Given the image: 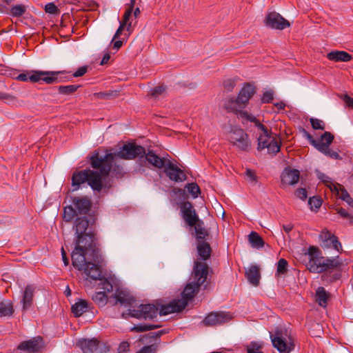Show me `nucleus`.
I'll return each instance as SVG.
<instances>
[{
  "instance_id": "nucleus-64",
  "label": "nucleus",
  "mask_w": 353,
  "mask_h": 353,
  "mask_svg": "<svg viewBox=\"0 0 353 353\" xmlns=\"http://www.w3.org/2000/svg\"><path fill=\"white\" fill-rule=\"evenodd\" d=\"M295 195L296 197L299 198L301 200H305L307 196V190L305 188H298L295 191Z\"/></svg>"
},
{
  "instance_id": "nucleus-40",
  "label": "nucleus",
  "mask_w": 353,
  "mask_h": 353,
  "mask_svg": "<svg viewBox=\"0 0 353 353\" xmlns=\"http://www.w3.org/2000/svg\"><path fill=\"white\" fill-rule=\"evenodd\" d=\"M92 300L97 305L103 307L107 303L108 296L105 292H97L93 294Z\"/></svg>"
},
{
  "instance_id": "nucleus-59",
  "label": "nucleus",
  "mask_w": 353,
  "mask_h": 353,
  "mask_svg": "<svg viewBox=\"0 0 353 353\" xmlns=\"http://www.w3.org/2000/svg\"><path fill=\"white\" fill-rule=\"evenodd\" d=\"M273 95H274V93H273V91H272V90H268V91L265 92L263 94V97L261 99L262 103H271L274 99Z\"/></svg>"
},
{
  "instance_id": "nucleus-35",
  "label": "nucleus",
  "mask_w": 353,
  "mask_h": 353,
  "mask_svg": "<svg viewBox=\"0 0 353 353\" xmlns=\"http://www.w3.org/2000/svg\"><path fill=\"white\" fill-rule=\"evenodd\" d=\"M272 132L268 130V133H262L259 135L258 137L257 141V150L259 151H261L262 150L266 148L268 145V144L270 143V139H272V137H271Z\"/></svg>"
},
{
  "instance_id": "nucleus-55",
  "label": "nucleus",
  "mask_w": 353,
  "mask_h": 353,
  "mask_svg": "<svg viewBox=\"0 0 353 353\" xmlns=\"http://www.w3.org/2000/svg\"><path fill=\"white\" fill-rule=\"evenodd\" d=\"M312 127L314 130H324L325 129V123L320 119L311 118L310 119Z\"/></svg>"
},
{
  "instance_id": "nucleus-46",
  "label": "nucleus",
  "mask_w": 353,
  "mask_h": 353,
  "mask_svg": "<svg viewBox=\"0 0 353 353\" xmlns=\"http://www.w3.org/2000/svg\"><path fill=\"white\" fill-rule=\"evenodd\" d=\"M181 212L182 213V216L191 214L193 212H196V210L194 208L193 205L190 201H183L180 204Z\"/></svg>"
},
{
  "instance_id": "nucleus-32",
  "label": "nucleus",
  "mask_w": 353,
  "mask_h": 353,
  "mask_svg": "<svg viewBox=\"0 0 353 353\" xmlns=\"http://www.w3.org/2000/svg\"><path fill=\"white\" fill-rule=\"evenodd\" d=\"M327 57L330 61L347 62L352 60V57L345 51H332L329 52Z\"/></svg>"
},
{
  "instance_id": "nucleus-14",
  "label": "nucleus",
  "mask_w": 353,
  "mask_h": 353,
  "mask_svg": "<svg viewBox=\"0 0 353 353\" xmlns=\"http://www.w3.org/2000/svg\"><path fill=\"white\" fill-rule=\"evenodd\" d=\"M264 23L265 26L276 30H284L290 26V22L276 12L268 13Z\"/></svg>"
},
{
  "instance_id": "nucleus-5",
  "label": "nucleus",
  "mask_w": 353,
  "mask_h": 353,
  "mask_svg": "<svg viewBox=\"0 0 353 353\" xmlns=\"http://www.w3.org/2000/svg\"><path fill=\"white\" fill-rule=\"evenodd\" d=\"M85 182L93 190L99 192L103 188L102 180L98 171L88 168L73 172L72 176V186L74 188L73 190H79L81 185Z\"/></svg>"
},
{
  "instance_id": "nucleus-27",
  "label": "nucleus",
  "mask_w": 353,
  "mask_h": 353,
  "mask_svg": "<svg viewBox=\"0 0 353 353\" xmlns=\"http://www.w3.org/2000/svg\"><path fill=\"white\" fill-rule=\"evenodd\" d=\"M193 228L195 232L196 242L207 241L209 239L210 232L204 228V222L203 221H199Z\"/></svg>"
},
{
  "instance_id": "nucleus-63",
  "label": "nucleus",
  "mask_w": 353,
  "mask_h": 353,
  "mask_svg": "<svg viewBox=\"0 0 353 353\" xmlns=\"http://www.w3.org/2000/svg\"><path fill=\"white\" fill-rule=\"evenodd\" d=\"M88 65H84V66H82V67H80L78 68V70L74 72L71 77H82L87 72H88Z\"/></svg>"
},
{
  "instance_id": "nucleus-17",
  "label": "nucleus",
  "mask_w": 353,
  "mask_h": 353,
  "mask_svg": "<svg viewBox=\"0 0 353 353\" xmlns=\"http://www.w3.org/2000/svg\"><path fill=\"white\" fill-rule=\"evenodd\" d=\"M99 345L100 341L95 339H81L77 342V345L83 353H102Z\"/></svg>"
},
{
  "instance_id": "nucleus-9",
  "label": "nucleus",
  "mask_w": 353,
  "mask_h": 353,
  "mask_svg": "<svg viewBox=\"0 0 353 353\" xmlns=\"http://www.w3.org/2000/svg\"><path fill=\"white\" fill-rule=\"evenodd\" d=\"M112 153L122 159H134L139 157L140 160H142L143 154H145V149L135 143H128L124 144L119 152Z\"/></svg>"
},
{
  "instance_id": "nucleus-39",
  "label": "nucleus",
  "mask_w": 353,
  "mask_h": 353,
  "mask_svg": "<svg viewBox=\"0 0 353 353\" xmlns=\"http://www.w3.org/2000/svg\"><path fill=\"white\" fill-rule=\"evenodd\" d=\"M81 85H59L58 87V92L63 95H72L79 88Z\"/></svg>"
},
{
  "instance_id": "nucleus-21",
  "label": "nucleus",
  "mask_w": 353,
  "mask_h": 353,
  "mask_svg": "<svg viewBox=\"0 0 353 353\" xmlns=\"http://www.w3.org/2000/svg\"><path fill=\"white\" fill-rule=\"evenodd\" d=\"M143 159L154 168L159 169L164 168L168 160L164 157H160L152 150H148V152H145Z\"/></svg>"
},
{
  "instance_id": "nucleus-2",
  "label": "nucleus",
  "mask_w": 353,
  "mask_h": 353,
  "mask_svg": "<svg viewBox=\"0 0 353 353\" xmlns=\"http://www.w3.org/2000/svg\"><path fill=\"white\" fill-rule=\"evenodd\" d=\"M209 271L210 268L205 262L194 261L188 282L181 292L182 298L179 299L181 304L184 303V307L196 296L201 285L207 281Z\"/></svg>"
},
{
  "instance_id": "nucleus-38",
  "label": "nucleus",
  "mask_w": 353,
  "mask_h": 353,
  "mask_svg": "<svg viewBox=\"0 0 353 353\" xmlns=\"http://www.w3.org/2000/svg\"><path fill=\"white\" fill-rule=\"evenodd\" d=\"M78 213L72 205H67L63 208V219L67 223H70Z\"/></svg>"
},
{
  "instance_id": "nucleus-7",
  "label": "nucleus",
  "mask_w": 353,
  "mask_h": 353,
  "mask_svg": "<svg viewBox=\"0 0 353 353\" xmlns=\"http://www.w3.org/2000/svg\"><path fill=\"white\" fill-rule=\"evenodd\" d=\"M270 336L274 347L280 353H290L294 350V341L287 330H277L274 334H271Z\"/></svg>"
},
{
  "instance_id": "nucleus-41",
  "label": "nucleus",
  "mask_w": 353,
  "mask_h": 353,
  "mask_svg": "<svg viewBox=\"0 0 353 353\" xmlns=\"http://www.w3.org/2000/svg\"><path fill=\"white\" fill-rule=\"evenodd\" d=\"M160 327H161L160 325L139 324V325H134L133 327H132L130 329V331L136 332H146V331L157 329Z\"/></svg>"
},
{
  "instance_id": "nucleus-15",
  "label": "nucleus",
  "mask_w": 353,
  "mask_h": 353,
  "mask_svg": "<svg viewBox=\"0 0 353 353\" xmlns=\"http://www.w3.org/2000/svg\"><path fill=\"white\" fill-rule=\"evenodd\" d=\"M164 172L170 180L174 182H181L187 179V176L184 172L170 160L167 161V163L164 168Z\"/></svg>"
},
{
  "instance_id": "nucleus-24",
  "label": "nucleus",
  "mask_w": 353,
  "mask_h": 353,
  "mask_svg": "<svg viewBox=\"0 0 353 353\" xmlns=\"http://www.w3.org/2000/svg\"><path fill=\"white\" fill-rule=\"evenodd\" d=\"M239 119H241V123L245 125L247 122L250 121L254 123V125L263 133H268L269 130L263 123H261L254 115L249 114L247 111H241L237 115Z\"/></svg>"
},
{
  "instance_id": "nucleus-52",
  "label": "nucleus",
  "mask_w": 353,
  "mask_h": 353,
  "mask_svg": "<svg viewBox=\"0 0 353 353\" xmlns=\"http://www.w3.org/2000/svg\"><path fill=\"white\" fill-rule=\"evenodd\" d=\"M100 283L99 284V287L101 289H103L105 292H110L112 291L113 286L112 283L104 276L101 279V280H99Z\"/></svg>"
},
{
  "instance_id": "nucleus-60",
  "label": "nucleus",
  "mask_w": 353,
  "mask_h": 353,
  "mask_svg": "<svg viewBox=\"0 0 353 353\" xmlns=\"http://www.w3.org/2000/svg\"><path fill=\"white\" fill-rule=\"evenodd\" d=\"M333 236L334 234H332L328 230H324L321 232L319 237L325 244L328 245L329 241L332 239Z\"/></svg>"
},
{
  "instance_id": "nucleus-56",
  "label": "nucleus",
  "mask_w": 353,
  "mask_h": 353,
  "mask_svg": "<svg viewBox=\"0 0 353 353\" xmlns=\"http://www.w3.org/2000/svg\"><path fill=\"white\" fill-rule=\"evenodd\" d=\"M326 246H332L334 250L339 252L342 250V245L339 242L338 238L334 235L328 242V245L325 244Z\"/></svg>"
},
{
  "instance_id": "nucleus-43",
  "label": "nucleus",
  "mask_w": 353,
  "mask_h": 353,
  "mask_svg": "<svg viewBox=\"0 0 353 353\" xmlns=\"http://www.w3.org/2000/svg\"><path fill=\"white\" fill-rule=\"evenodd\" d=\"M266 148L268 149L269 154L275 155L280 151L281 142L280 141L276 140L275 138H272V139L270 141V143L268 144Z\"/></svg>"
},
{
  "instance_id": "nucleus-16",
  "label": "nucleus",
  "mask_w": 353,
  "mask_h": 353,
  "mask_svg": "<svg viewBox=\"0 0 353 353\" xmlns=\"http://www.w3.org/2000/svg\"><path fill=\"white\" fill-rule=\"evenodd\" d=\"M72 203L76 209L78 214H88L92 208L91 199L87 196H74L72 198Z\"/></svg>"
},
{
  "instance_id": "nucleus-37",
  "label": "nucleus",
  "mask_w": 353,
  "mask_h": 353,
  "mask_svg": "<svg viewBox=\"0 0 353 353\" xmlns=\"http://www.w3.org/2000/svg\"><path fill=\"white\" fill-rule=\"evenodd\" d=\"M319 152L324 155L336 160H341L342 157L336 151L332 150L329 146L324 145L323 144H318L316 148Z\"/></svg>"
},
{
  "instance_id": "nucleus-51",
  "label": "nucleus",
  "mask_w": 353,
  "mask_h": 353,
  "mask_svg": "<svg viewBox=\"0 0 353 353\" xmlns=\"http://www.w3.org/2000/svg\"><path fill=\"white\" fill-rule=\"evenodd\" d=\"M159 343H154L149 345H145L136 353H157Z\"/></svg>"
},
{
  "instance_id": "nucleus-47",
  "label": "nucleus",
  "mask_w": 353,
  "mask_h": 353,
  "mask_svg": "<svg viewBox=\"0 0 353 353\" xmlns=\"http://www.w3.org/2000/svg\"><path fill=\"white\" fill-rule=\"evenodd\" d=\"M263 348V343L252 341L250 345L247 346V353H263L261 350Z\"/></svg>"
},
{
  "instance_id": "nucleus-49",
  "label": "nucleus",
  "mask_w": 353,
  "mask_h": 353,
  "mask_svg": "<svg viewBox=\"0 0 353 353\" xmlns=\"http://www.w3.org/2000/svg\"><path fill=\"white\" fill-rule=\"evenodd\" d=\"M334 139V136L330 132H325L321 136V141H317V144H323L327 147L332 143Z\"/></svg>"
},
{
  "instance_id": "nucleus-13",
  "label": "nucleus",
  "mask_w": 353,
  "mask_h": 353,
  "mask_svg": "<svg viewBox=\"0 0 353 353\" xmlns=\"http://www.w3.org/2000/svg\"><path fill=\"white\" fill-rule=\"evenodd\" d=\"M44 345L43 339L38 336L30 340L21 342L17 346V350L25 352L26 353H38L41 351Z\"/></svg>"
},
{
  "instance_id": "nucleus-58",
  "label": "nucleus",
  "mask_w": 353,
  "mask_h": 353,
  "mask_svg": "<svg viewBox=\"0 0 353 353\" xmlns=\"http://www.w3.org/2000/svg\"><path fill=\"white\" fill-rule=\"evenodd\" d=\"M301 132L303 133L304 137H305L309 142L315 148L318 146L317 141H316L312 134H310L305 129L301 128Z\"/></svg>"
},
{
  "instance_id": "nucleus-8",
  "label": "nucleus",
  "mask_w": 353,
  "mask_h": 353,
  "mask_svg": "<svg viewBox=\"0 0 353 353\" xmlns=\"http://www.w3.org/2000/svg\"><path fill=\"white\" fill-rule=\"evenodd\" d=\"M228 140L242 152H248L252 146L249 135L241 128H232L229 132Z\"/></svg>"
},
{
  "instance_id": "nucleus-61",
  "label": "nucleus",
  "mask_w": 353,
  "mask_h": 353,
  "mask_svg": "<svg viewBox=\"0 0 353 353\" xmlns=\"http://www.w3.org/2000/svg\"><path fill=\"white\" fill-rule=\"evenodd\" d=\"M236 86V81L234 79H227L223 83V87L228 92H232Z\"/></svg>"
},
{
  "instance_id": "nucleus-1",
  "label": "nucleus",
  "mask_w": 353,
  "mask_h": 353,
  "mask_svg": "<svg viewBox=\"0 0 353 353\" xmlns=\"http://www.w3.org/2000/svg\"><path fill=\"white\" fill-rule=\"evenodd\" d=\"M75 247L71 254L73 266L81 267L86 255L90 252L91 260L99 262L101 259V255L98 244V238L94 231L89 230L88 233L75 236Z\"/></svg>"
},
{
  "instance_id": "nucleus-3",
  "label": "nucleus",
  "mask_w": 353,
  "mask_h": 353,
  "mask_svg": "<svg viewBox=\"0 0 353 353\" xmlns=\"http://www.w3.org/2000/svg\"><path fill=\"white\" fill-rule=\"evenodd\" d=\"M119 157L112 152L106 153L104 156H100L98 150H94L88 157L91 167L98 170V172L102 177L108 176L110 172L117 179L121 178L124 175V170L121 165L117 161Z\"/></svg>"
},
{
  "instance_id": "nucleus-31",
  "label": "nucleus",
  "mask_w": 353,
  "mask_h": 353,
  "mask_svg": "<svg viewBox=\"0 0 353 353\" xmlns=\"http://www.w3.org/2000/svg\"><path fill=\"white\" fill-rule=\"evenodd\" d=\"M88 226L89 221L85 216L77 218L73 225L75 236L88 233L87 230L88 229Z\"/></svg>"
},
{
  "instance_id": "nucleus-22",
  "label": "nucleus",
  "mask_w": 353,
  "mask_h": 353,
  "mask_svg": "<svg viewBox=\"0 0 353 353\" xmlns=\"http://www.w3.org/2000/svg\"><path fill=\"white\" fill-rule=\"evenodd\" d=\"M245 276L251 285L257 287L261 279L260 268L257 265H251L245 270Z\"/></svg>"
},
{
  "instance_id": "nucleus-42",
  "label": "nucleus",
  "mask_w": 353,
  "mask_h": 353,
  "mask_svg": "<svg viewBox=\"0 0 353 353\" xmlns=\"http://www.w3.org/2000/svg\"><path fill=\"white\" fill-rule=\"evenodd\" d=\"M185 223L190 227H193L201 220L199 218L196 212L190 213L182 216Z\"/></svg>"
},
{
  "instance_id": "nucleus-12",
  "label": "nucleus",
  "mask_w": 353,
  "mask_h": 353,
  "mask_svg": "<svg viewBox=\"0 0 353 353\" xmlns=\"http://www.w3.org/2000/svg\"><path fill=\"white\" fill-rule=\"evenodd\" d=\"M66 74H70V72L66 70L61 71H43L39 74L43 75L42 81L46 84H56L65 83L72 79L71 75L65 76Z\"/></svg>"
},
{
  "instance_id": "nucleus-10",
  "label": "nucleus",
  "mask_w": 353,
  "mask_h": 353,
  "mask_svg": "<svg viewBox=\"0 0 353 353\" xmlns=\"http://www.w3.org/2000/svg\"><path fill=\"white\" fill-rule=\"evenodd\" d=\"M102 259L99 262H95L91 260L90 257H86L81 263L83 265L81 267L74 266L79 271H83L88 278L92 280L97 281L101 280L103 277L101 272V268L99 263H101Z\"/></svg>"
},
{
  "instance_id": "nucleus-30",
  "label": "nucleus",
  "mask_w": 353,
  "mask_h": 353,
  "mask_svg": "<svg viewBox=\"0 0 353 353\" xmlns=\"http://www.w3.org/2000/svg\"><path fill=\"white\" fill-rule=\"evenodd\" d=\"M90 308L88 302L84 299H79L71 307V311L75 317H79Z\"/></svg>"
},
{
  "instance_id": "nucleus-6",
  "label": "nucleus",
  "mask_w": 353,
  "mask_h": 353,
  "mask_svg": "<svg viewBox=\"0 0 353 353\" xmlns=\"http://www.w3.org/2000/svg\"><path fill=\"white\" fill-rule=\"evenodd\" d=\"M255 92V87L251 83H245L236 99L231 97L225 101L224 108L228 112L239 115L240 112L243 111L242 109L245 108Z\"/></svg>"
},
{
  "instance_id": "nucleus-4",
  "label": "nucleus",
  "mask_w": 353,
  "mask_h": 353,
  "mask_svg": "<svg viewBox=\"0 0 353 353\" xmlns=\"http://www.w3.org/2000/svg\"><path fill=\"white\" fill-rule=\"evenodd\" d=\"M309 261L307 264L310 272L321 273L329 270L339 268L342 263L336 258L330 259L320 256L319 249L314 246H310L307 250Z\"/></svg>"
},
{
  "instance_id": "nucleus-20",
  "label": "nucleus",
  "mask_w": 353,
  "mask_h": 353,
  "mask_svg": "<svg viewBox=\"0 0 353 353\" xmlns=\"http://www.w3.org/2000/svg\"><path fill=\"white\" fill-rule=\"evenodd\" d=\"M281 182L287 185H294L298 183L300 178V172L290 167H286L281 176Z\"/></svg>"
},
{
  "instance_id": "nucleus-44",
  "label": "nucleus",
  "mask_w": 353,
  "mask_h": 353,
  "mask_svg": "<svg viewBox=\"0 0 353 353\" xmlns=\"http://www.w3.org/2000/svg\"><path fill=\"white\" fill-rule=\"evenodd\" d=\"M288 272V263L285 259H280L277 263L276 275H285Z\"/></svg>"
},
{
  "instance_id": "nucleus-62",
  "label": "nucleus",
  "mask_w": 353,
  "mask_h": 353,
  "mask_svg": "<svg viewBox=\"0 0 353 353\" xmlns=\"http://www.w3.org/2000/svg\"><path fill=\"white\" fill-rule=\"evenodd\" d=\"M45 11L49 14H57L59 12V9L54 3H49L45 6Z\"/></svg>"
},
{
  "instance_id": "nucleus-25",
  "label": "nucleus",
  "mask_w": 353,
  "mask_h": 353,
  "mask_svg": "<svg viewBox=\"0 0 353 353\" xmlns=\"http://www.w3.org/2000/svg\"><path fill=\"white\" fill-rule=\"evenodd\" d=\"M43 70H30L26 71L17 75L15 79L18 81L26 82L30 81L32 83H37L42 81L43 75L39 74V72H43Z\"/></svg>"
},
{
  "instance_id": "nucleus-34",
  "label": "nucleus",
  "mask_w": 353,
  "mask_h": 353,
  "mask_svg": "<svg viewBox=\"0 0 353 353\" xmlns=\"http://www.w3.org/2000/svg\"><path fill=\"white\" fill-rule=\"evenodd\" d=\"M329 294L324 288L319 287L316 292V301L321 307H325L327 304Z\"/></svg>"
},
{
  "instance_id": "nucleus-23",
  "label": "nucleus",
  "mask_w": 353,
  "mask_h": 353,
  "mask_svg": "<svg viewBox=\"0 0 353 353\" xmlns=\"http://www.w3.org/2000/svg\"><path fill=\"white\" fill-rule=\"evenodd\" d=\"M184 308V303L181 304L179 299H175L168 304L161 305L159 314L165 316L171 313L181 312Z\"/></svg>"
},
{
  "instance_id": "nucleus-50",
  "label": "nucleus",
  "mask_w": 353,
  "mask_h": 353,
  "mask_svg": "<svg viewBox=\"0 0 353 353\" xmlns=\"http://www.w3.org/2000/svg\"><path fill=\"white\" fill-rule=\"evenodd\" d=\"M188 192L192 196L193 198H197L200 193V188L196 183H188L185 185Z\"/></svg>"
},
{
  "instance_id": "nucleus-54",
  "label": "nucleus",
  "mask_w": 353,
  "mask_h": 353,
  "mask_svg": "<svg viewBox=\"0 0 353 353\" xmlns=\"http://www.w3.org/2000/svg\"><path fill=\"white\" fill-rule=\"evenodd\" d=\"M165 89L166 88L163 85H158L150 90V94L152 97L157 98L164 93Z\"/></svg>"
},
{
  "instance_id": "nucleus-29",
  "label": "nucleus",
  "mask_w": 353,
  "mask_h": 353,
  "mask_svg": "<svg viewBox=\"0 0 353 353\" xmlns=\"http://www.w3.org/2000/svg\"><path fill=\"white\" fill-rule=\"evenodd\" d=\"M117 301L122 305H131L135 302V299L128 292L117 290L114 294Z\"/></svg>"
},
{
  "instance_id": "nucleus-33",
  "label": "nucleus",
  "mask_w": 353,
  "mask_h": 353,
  "mask_svg": "<svg viewBox=\"0 0 353 353\" xmlns=\"http://www.w3.org/2000/svg\"><path fill=\"white\" fill-rule=\"evenodd\" d=\"M13 303L10 300L0 302V316H10L14 313Z\"/></svg>"
},
{
  "instance_id": "nucleus-26",
  "label": "nucleus",
  "mask_w": 353,
  "mask_h": 353,
  "mask_svg": "<svg viewBox=\"0 0 353 353\" xmlns=\"http://www.w3.org/2000/svg\"><path fill=\"white\" fill-rule=\"evenodd\" d=\"M196 250L199 258L204 261L210 259L212 248L208 241L196 242Z\"/></svg>"
},
{
  "instance_id": "nucleus-48",
  "label": "nucleus",
  "mask_w": 353,
  "mask_h": 353,
  "mask_svg": "<svg viewBox=\"0 0 353 353\" xmlns=\"http://www.w3.org/2000/svg\"><path fill=\"white\" fill-rule=\"evenodd\" d=\"M26 12V7L23 4L14 6L10 9V14L14 17H19Z\"/></svg>"
},
{
  "instance_id": "nucleus-28",
  "label": "nucleus",
  "mask_w": 353,
  "mask_h": 353,
  "mask_svg": "<svg viewBox=\"0 0 353 353\" xmlns=\"http://www.w3.org/2000/svg\"><path fill=\"white\" fill-rule=\"evenodd\" d=\"M168 333L167 330H161L157 332H152L148 334H143L140 337L139 341L142 343H160V337Z\"/></svg>"
},
{
  "instance_id": "nucleus-36",
  "label": "nucleus",
  "mask_w": 353,
  "mask_h": 353,
  "mask_svg": "<svg viewBox=\"0 0 353 353\" xmlns=\"http://www.w3.org/2000/svg\"><path fill=\"white\" fill-rule=\"evenodd\" d=\"M249 243L252 247L259 249L264 246L265 241L256 232H251L248 236Z\"/></svg>"
},
{
  "instance_id": "nucleus-57",
  "label": "nucleus",
  "mask_w": 353,
  "mask_h": 353,
  "mask_svg": "<svg viewBox=\"0 0 353 353\" xmlns=\"http://www.w3.org/2000/svg\"><path fill=\"white\" fill-rule=\"evenodd\" d=\"M337 213L343 218L347 219L350 223H353V215L349 214L347 210L343 208H336Z\"/></svg>"
},
{
  "instance_id": "nucleus-18",
  "label": "nucleus",
  "mask_w": 353,
  "mask_h": 353,
  "mask_svg": "<svg viewBox=\"0 0 353 353\" xmlns=\"http://www.w3.org/2000/svg\"><path fill=\"white\" fill-rule=\"evenodd\" d=\"M230 319V315L227 312H211L203 319V323L205 325L212 326L224 323Z\"/></svg>"
},
{
  "instance_id": "nucleus-19",
  "label": "nucleus",
  "mask_w": 353,
  "mask_h": 353,
  "mask_svg": "<svg viewBox=\"0 0 353 353\" xmlns=\"http://www.w3.org/2000/svg\"><path fill=\"white\" fill-rule=\"evenodd\" d=\"M35 290L36 287L34 285H28L25 288L21 300L23 311H26L32 307Z\"/></svg>"
},
{
  "instance_id": "nucleus-11",
  "label": "nucleus",
  "mask_w": 353,
  "mask_h": 353,
  "mask_svg": "<svg viewBox=\"0 0 353 353\" xmlns=\"http://www.w3.org/2000/svg\"><path fill=\"white\" fill-rule=\"evenodd\" d=\"M158 310L154 304H141L137 309L129 310V314L138 319H152L157 316Z\"/></svg>"
},
{
  "instance_id": "nucleus-45",
  "label": "nucleus",
  "mask_w": 353,
  "mask_h": 353,
  "mask_svg": "<svg viewBox=\"0 0 353 353\" xmlns=\"http://www.w3.org/2000/svg\"><path fill=\"white\" fill-rule=\"evenodd\" d=\"M318 178L325 184L326 186L329 187L332 191H337V186L336 185L334 184L331 179L327 176L326 174L319 172L318 174Z\"/></svg>"
},
{
  "instance_id": "nucleus-53",
  "label": "nucleus",
  "mask_w": 353,
  "mask_h": 353,
  "mask_svg": "<svg viewBox=\"0 0 353 353\" xmlns=\"http://www.w3.org/2000/svg\"><path fill=\"white\" fill-rule=\"evenodd\" d=\"M308 204L312 210H318L322 205V199L319 196H312L309 199Z\"/></svg>"
}]
</instances>
